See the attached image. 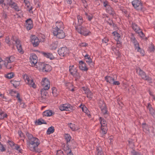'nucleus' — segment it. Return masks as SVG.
Wrapping results in <instances>:
<instances>
[{
	"mask_svg": "<svg viewBox=\"0 0 155 155\" xmlns=\"http://www.w3.org/2000/svg\"><path fill=\"white\" fill-rule=\"evenodd\" d=\"M25 135L27 137L26 143L28 148L33 152H39L40 150L38 148L40 144L39 139L27 131L25 132Z\"/></svg>",
	"mask_w": 155,
	"mask_h": 155,
	"instance_id": "f257e3e1",
	"label": "nucleus"
},
{
	"mask_svg": "<svg viewBox=\"0 0 155 155\" xmlns=\"http://www.w3.org/2000/svg\"><path fill=\"white\" fill-rule=\"evenodd\" d=\"M64 28L63 23L61 21H57L55 23V27L52 29L54 35L59 38H63L65 36V33L63 31Z\"/></svg>",
	"mask_w": 155,
	"mask_h": 155,
	"instance_id": "f03ea898",
	"label": "nucleus"
},
{
	"mask_svg": "<svg viewBox=\"0 0 155 155\" xmlns=\"http://www.w3.org/2000/svg\"><path fill=\"white\" fill-rule=\"evenodd\" d=\"M66 141L67 147H71L74 148L76 147L77 144L75 141L72 139L70 135L68 134H66L64 135Z\"/></svg>",
	"mask_w": 155,
	"mask_h": 155,
	"instance_id": "7ed1b4c3",
	"label": "nucleus"
},
{
	"mask_svg": "<svg viewBox=\"0 0 155 155\" xmlns=\"http://www.w3.org/2000/svg\"><path fill=\"white\" fill-rule=\"evenodd\" d=\"M136 72L141 78L148 81H151V78L147 75L146 73L140 68L137 67L136 69Z\"/></svg>",
	"mask_w": 155,
	"mask_h": 155,
	"instance_id": "20e7f679",
	"label": "nucleus"
},
{
	"mask_svg": "<svg viewBox=\"0 0 155 155\" xmlns=\"http://www.w3.org/2000/svg\"><path fill=\"white\" fill-rule=\"evenodd\" d=\"M75 28L79 33L84 36L89 35L91 33L89 30L87 29L86 28L82 26H76Z\"/></svg>",
	"mask_w": 155,
	"mask_h": 155,
	"instance_id": "39448f33",
	"label": "nucleus"
},
{
	"mask_svg": "<svg viewBox=\"0 0 155 155\" xmlns=\"http://www.w3.org/2000/svg\"><path fill=\"white\" fill-rule=\"evenodd\" d=\"M130 40L134 45L135 49L137 50L138 52H140L142 55H144V51L140 47L139 43L134 36L131 37Z\"/></svg>",
	"mask_w": 155,
	"mask_h": 155,
	"instance_id": "423d86ee",
	"label": "nucleus"
},
{
	"mask_svg": "<svg viewBox=\"0 0 155 155\" xmlns=\"http://www.w3.org/2000/svg\"><path fill=\"white\" fill-rule=\"evenodd\" d=\"M132 4L134 8L136 10L139 11L143 10V4L140 0H134L132 2Z\"/></svg>",
	"mask_w": 155,
	"mask_h": 155,
	"instance_id": "0eeeda50",
	"label": "nucleus"
},
{
	"mask_svg": "<svg viewBox=\"0 0 155 155\" xmlns=\"http://www.w3.org/2000/svg\"><path fill=\"white\" fill-rule=\"evenodd\" d=\"M69 52V49L65 47L60 48L58 50V54L61 57H64L67 55Z\"/></svg>",
	"mask_w": 155,
	"mask_h": 155,
	"instance_id": "6e6552de",
	"label": "nucleus"
},
{
	"mask_svg": "<svg viewBox=\"0 0 155 155\" xmlns=\"http://www.w3.org/2000/svg\"><path fill=\"white\" fill-rule=\"evenodd\" d=\"M41 84L44 87V90H48L49 88L50 87V81L47 78L42 79Z\"/></svg>",
	"mask_w": 155,
	"mask_h": 155,
	"instance_id": "1a4fd4ad",
	"label": "nucleus"
},
{
	"mask_svg": "<svg viewBox=\"0 0 155 155\" xmlns=\"http://www.w3.org/2000/svg\"><path fill=\"white\" fill-rule=\"evenodd\" d=\"M60 110L61 111H70L72 108V106L70 104H65L61 105L59 107Z\"/></svg>",
	"mask_w": 155,
	"mask_h": 155,
	"instance_id": "9d476101",
	"label": "nucleus"
},
{
	"mask_svg": "<svg viewBox=\"0 0 155 155\" xmlns=\"http://www.w3.org/2000/svg\"><path fill=\"white\" fill-rule=\"evenodd\" d=\"M25 26L28 30L31 29L33 28V21L31 19L29 18L26 21Z\"/></svg>",
	"mask_w": 155,
	"mask_h": 155,
	"instance_id": "9b49d317",
	"label": "nucleus"
},
{
	"mask_svg": "<svg viewBox=\"0 0 155 155\" xmlns=\"http://www.w3.org/2000/svg\"><path fill=\"white\" fill-rule=\"evenodd\" d=\"M31 41L34 47L38 46L39 43L40 41L38 38L35 36H33L31 38Z\"/></svg>",
	"mask_w": 155,
	"mask_h": 155,
	"instance_id": "f8f14e48",
	"label": "nucleus"
},
{
	"mask_svg": "<svg viewBox=\"0 0 155 155\" xmlns=\"http://www.w3.org/2000/svg\"><path fill=\"white\" fill-rule=\"evenodd\" d=\"M84 57L86 62L90 65L91 67H93L94 63L92 62V60L90 56L88 54H86L84 56Z\"/></svg>",
	"mask_w": 155,
	"mask_h": 155,
	"instance_id": "ddd939ff",
	"label": "nucleus"
},
{
	"mask_svg": "<svg viewBox=\"0 0 155 155\" xmlns=\"http://www.w3.org/2000/svg\"><path fill=\"white\" fill-rule=\"evenodd\" d=\"M86 64L83 61H81L79 62V67L80 69L87 71L88 70V68L86 66Z\"/></svg>",
	"mask_w": 155,
	"mask_h": 155,
	"instance_id": "4468645a",
	"label": "nucleus"
},
{
	"mask_svg": "<svg viewBox=\"0 0 155 155\" xmlns=\"http://www.w3.org/2000/svg\"><path fill=\"white\" fill-rule=\"evenodd\" d=\"M7 4H8L11 6V7L14 9L15 11L18 12L20 11V8L17 6V4L12 2L11 0H10V2L7 3Z\"/></svg>",
	"mask_w": 155,
	"mask_h": 155,
	"instance_id": "2eb2a0df",
	"label": "nucleus"
},
{
	"mask_svg": "<svg viewBox=\"0 0 155 155\" xmlns=\"http://www.w3.org/2000/svg\"><path fill=\"white\" fill-rule=\"evenodd\" d=\"M107 12L110 15L114 16L115 14L114 9L110 6H108L107 8L106 9Z\"/></svg>",
	"mask_w": 155,
	"mask_h": 155,
	"instance_id": "dca6fc26",
	"label": "nucleus"
},
{
	"mask_svg": "<svg viewBox=\"0 0 155 155\" xmlns=\"http://www.w3.org/2000/svg\"><path fill=\"white\" fill-rule=\"evenodd\" d=\"M103 105H101V110L102 111V113L104 116H108L107 114V110L105 105V103H103Z\"/></svg>",
	"mask_w": 155,
	"mask_h": 155,
	"instance_id": "f3484780",
	"label": "nucleus"
},
{
	"mask_svg": "<svg viewBox=\"0 0 155 155\" xmlns=\"http://www.w3.org/2000/svg\"><path fill=\"white\" fill-rule=\"evenodd\" d=\"M30 59L32 63L34 64L37 62V57L35 54H32L30 57Z\"/></svg>",
	"mask_w": 155,
	"mask_h": 155,
	"instance_id": "a211bd4d",
	"label": "nucleus"
},
{
	"mask_svg": "<svg viewBox=\"0 0 155 155\" xmlns=\"http://www.w3.org/2000/svg\"><path fill=\"white\" fill-rule=\"evenodd\" d=\"M51 67L48 64H45L42 70L43 72H48L51 70Z\"/></svg>",
	"mask_w": 155,
	"mask_h": 155,
	"instance_id": "6ab92c4d",
	"label": "nucleus"
},
{
	"mask_svg": "<svg viewBox=\"0 0 155 155\" xmlns=\"http://www.w3.org/2000/svg\"><path fill=\"white\" fill-rule=\"evenodd\" d=\"M42 53L45 57L49 58L50 59L52 60L54 58V57L51 53H45L44 52H42Z\"/></svg>",
	"mask_w": 155,
	"mask_h": 155,
	"instance_id": "aec40b11",
	"label": "nucleus"
},
{
	"mask_svg": "<svg viewBox=\"0 0 155 155\" xmlns=\"http://www.w3.org/2000/svg\"><path fill=\"white\" fill-rule=\"evenodd\" d=\"M69 68L70 73L72 75H73L75 73H76V72L77 71L76 68H75L74 65L70 66L69 67Z\"/></svg>",
	"mask_w": 155,
	"mask_h": 155,
	"instance_id": "412c9836",
	"label": "nucleus"
},
{
	"mask_svg": "<svg viewBox=\"0 0 155 155\" xmlns=\"http://www.w3.org/2000/svg\"><path fill=\"white\" fill-rule=\"evenodd\" d=\"M52 114V110H47L43 112V115L44 116L49 117L51 116Z\"/></svg>",
	"mask_w": 155,
	"mask_h": 155,
	"instance_id": "4be33fe9",
	"label": "nucleus"
},
{
	"mask_svg": "<svg viewBox=\"0 0 155 155\" xmlns=\"http://www.w3.org/2000/svg\"><path fill=\"white\" fill-rule=\"evenodd\" d=\"M132 27L133 30L137 33H139L140 30L139 27L135 23H133Z\"/></svg>",
	"mask_w": 155,
	"mask_h": 155,
	"instance_id": "5701e85b",
	"label": "nucleus"
},
{
	"mask_svg": "<svg viewBox=\"0 0 155 155\" xmlns=\"http://www.w3.org/2000/svg\"><path fill=\"white\" fill-rule=\"evenodd\" d=\"M147 108L149 110L150 114L152 116L155 115V110L151 107V105L150 104H148L147 106Z\"/></svg>",
	"mask_w": 155,
	"mask_h": 155,
	"instance_id": "b1692460",
	"label": "nucleus"
},
{
	"mask_svg": "<svg viewBox=\"0 0 155 155\" xmlns=\"http://www.w3.org/2000/svg\"><path fill=\"white\" fill-rule=\"evenodd\" d=\"M45 64L44 63H37L35 64L40 70H42Z\"/></svg>",
	"mask_w": 155,
	"mask_h": 155,
	"instance_id": "393cba45",
	"label": "nucleus"
},
{
	"mask_svg": "<svg viewBox=\"0 0 155 155\" xmlns=\"http://www.w3.org/2000/svg\"><path fill=\"white\" fill-rule=\"evenodd\" d=\"M85 94H86L87 97L91 99L92 98L93 96V94L91 91L87 89L85 90Z\"/></svg>",
	"mask_w": 155,
	"mask_h": 155,
	"instance_id": "a878e982",
	"label": "nucleus"
},
{
	"mask_svg": "<svg viewBox=\"0 0 155 155\" xmlns=\"http://www.w3.org/2000/svg\"><path fill=\"white\" fill-rule=\"evenodd\" d=\"M27 84L30 86V87H32L34 88L36 87V85L34 82L33 79L31 78L29 81H28V82H27Z\"/></svg>",
	"mask_w": 155,
	"mask_h": 155,
	"instance_id": "bb28decb",
	"label": "nucleus"
},
{
	"mask_svg": "<svg viewBox=\"0 0 155 155\" xmlns=\"http://www.w3.org/2000/svg\"><path fill=\"white\" fill-rule=\"evenodd\" d=\"M142 127L143 130L145 132L149 131V127L148 125L145 123H143L142 124Z\"/></svg>",
	"mask_w": 155,
	"mask_h": 155,
	"instance_id": "cd10ccee",
	"label": "nucleus"
},
{
	"mask_svg": "<svg viewBox=\"0 0 155 155\" xmlns=\"http://www.w3.org/2000/svg\"><path fill=\"white\" fill-rule=\"evenodd\" d=\"M105 80L107 82L110 84L112 83L114 81V78L111 77L106 76L105 77Z\"/></svg>",
	"mask_w": 155,
	"mask_h": 155,
	"instance_id": "c85d7f7f",
	"label": "nucleus"
},
{
	"mask_svg": "<svg viewBox=\"0 0 155 155\" xmlns=\"http://www.w3.org/2000/svg\"><path fill=\"white\" fill-rule=\"evenodd\" d=\"M7 115L2 110L0 109V119H3L5 117H7Z\"/></svg>",
	"mask_w": 155,
	"mask_h": 155,
	"instance_id": "c756f323",
	"label": "nucleus"
},
{
	"mask_svg": "<svg viewBox=\"0 0 155 155\" xmlns=\"http://www.w3.org/2000/svg\"><path fill=\"white\" fill-rule=\"evenodd\" d=\"M15 58L13 56L6 57L5 59V61L8 62H12L14 61Z\"/></svg>",
	"mask_w": 155,
	"mask_h": 155,
	"instance_id": "7c9ffc66",
	"label": "nucleus"
},
{
	"mask_svg": "<svg viewBox=\"0 0 155 155\" xmlns=\"http://www.w3.org/2000/svg\"><path fill=\"white\" fill-rule=\"evenodd\" d=\"M35 123L38 125H41L42 124H47L45 120L42 119H40L36 120Z\"/></svg>",
	"mask_w": 155,
	"mask_h": 155,
	"instance_id": "2f4dec72",
	"label": "nucleus"
},
{
	"mask_svg": "<svg viewBox=\"0 0 155 155\" xmlns=\"http://www.w3.org/2000/svg\"><path fill=\"white\" fill-rule=\"evenodd\" d=\"M70 147H68L66 148H64V150L65 152V153L67 154V155H73L71 152V150L70 149Z\"/></svg>",
	"mask_w": 155,
	"mask_h": 155,
	"instance_id": "473e14b6",
	"label": "nucleus"
},
{
	"mask_svg": "<svg viewBox=\"0 0 155 155\" xmlns=\"http://www.w3.org/2000/svg\"><path fill=\"white\" fill-rule=\"evenodd\" d=\"M58 46V42H53L50 45V48L52 50H55L57 48Z\"/></svg>",
	"mask_w": 155,
	"mask_h": 155,
	"instance_id": "72a5a7b5",
	"label": "nucleus"
},
{
	"mask_svg": "<svg viewBox=\"0 0 155 155\" xmlns=\"http://www.w3.org/2000/svg\"><path fill=\"white\" fill-rule=\"evenodd\" d=\"M46 90L44 89H42L41 91V97L44 99H46L47 97V93L46 92Z\"/></svg>",
	"mask_w": 155,
	"mask_h": 155,
	"instance_id": "f704fd0d",
	"label": "nucleus"
},
{
	"mask_svg": "<svg viewBox=\"0 0 155 155\" xmlns=\"http://www.w3.org/2000/svg\"><path fill=\"white\" fill-rule=\"evenodd\" d=\"M101 130L102 131V133L104 134H106L107 132V125L101 126Z\"/></svg>",
	"mask_w": 155,
	"mask_h": 155,
	"instance_id": "c9c22d12",
	"label": "nucleus"
},
{
	"mask_svg": "<svg viewBox=\"0 0 155 155\" xmlns=\"http://www.w3.org/2000/svg\"><path fill=\"white\" fill-rule=\"evenodd\" d=\"M11 40L13 41H14L15 42V43H14L13 42H12L13 44H16V46L18 45H21L20 43V41L18 39L15 38L13 36L11 38Z\"/></svg>",
	"mask_w": 155,
	"mask_h": 155,
	"instance_id": "e433bc0d",
	"label": "nucleus"
},
{
	"mask_svg": "<svg viewBox=\"0 0 155 155\" xmlns=\"http://www.w3.org/2000/svg\"><path fill=\"white\" fill-rule=\"evenodd\" d=\"M11 62H8L7 61H5L4 64L7 68L8 69H11L13 67V65L11 64Z\"/></svg>",
	"mask_w": 155,
	"mask_h": 155,
	"instance_id": "4c0bfd02",
	"label": "nucleus"
},
{
	"mask_svg": "<svg viewBox=\"0 0 155 155\" xmlns=\"http://www.w3.org/2000/svg\"><path fill=\"white\" fill-rule=\"evenodd\" d=\"M77 19L78 21V25L79 26H80L82 24L83 22L82 18L80 15H78Z\"/></svg>",
	"mask_w": 155,
	"mask_h": 155,
	"instance_id": "58836bf2",
	"label": "nucleus"
},
{
	"mask_svg": "<svg viewBox=\"0 0 155 155\" xmlns=\"http://www.w3.org/2000/svg\"><path fill=\"white\" fill-rule=\"evenodd\" d=\"M54 127L53 126H51V127L48 128L47 131V134H52L54 132Z\"/></svg>",
	"mask_w": 155,
	"mask_h": 155,
	"instance_id": "ea45409f",
	"label": "nucleus"
},
{
	"mask_svg": "<svg viewBox=\"0 0 155 155\" xmlns=\"http://www.w3.org/2000/svg\"><path fill=\"white\" fill-rule=\"evenodd\" d=\"M52 93L54 96L56 97L58 94V92L57 91V90L55 87H53L52 88Z\"/></svg>",
	"mask_w": 155,
	"mask_h": 155,
	"instance_id": "a19ab883",
	"label": "nucleus"
},
{
	"mask_svg": "<svg viewBox=\"0 0 155 155\" xmlns=\"http://www.w3.org/2000/svg\"><path fill=\"white\" fill-rule=\"evenodd\" d=\"M99 120L100 121V123L101 124V126H102V125H107V124H106V121L104 120V118L101 117H100Z\"/></svg>",
	"mask_w": 155,
	"mask_h": 155,
	"instance_id": "79ce46f5",
	"label": "nucleus"
},
{
	"mask_svg": "<svg viewBox=\"0 0 155 155\" xmlns=\"http://www.w3.org/2000/svg\"><path fill=\"white\" fill-rule=\"evenodd\" d=\"M85 15L87 18L88 20L91 21L93 18V15L91 13H88L86 12H85Z\"/></svg>",
	"mask_w": 155,
	"mask_h": 155,
	"instance_id": "37998d69",
	"label": "nucleus"
},
{
	"mask_svg": "<svg viewBox=\"0 0 155 155\" xmlns=\"http://www.w3.org/2000/svg\"><path fill=\"white\" fill-rule=\"evenodd\" d=\"M130 90H131L130 91L132 93V94H136V90L134 88V87L133 85H131V86L130 87V89H128V91L129 92H130Z\"/></svg>",
	"mask_w": 155,
	"mask_h": 155,
	"instance_id": "c03bdc74",
	"label": "nucleus"
},
{
	"mask_svg": "<svg viewBox=\"0 0 155 155\" xmlns=\"http://www.w3.org/2000/svg\"><path fill=\"white\" fill-rule=\"evenodd\" d=\"M113 34L115 36V38L116 40H119L120 38V34L116 31L113 32Z\"/></svg>",
	"mask_w": 155,
	"mask_h": 155,
	"instance_id": "a18cd8bd",
	"label": "nucleus"
},
{
	"mask_svg": "<svg viewBox=\"0 0 155 155\" xmlns=\"http://www.w3.org/2000/svg\"><path fill=\"white\" fill-rule=\"evenodd\" d=\"M96 150L97 152V155H104L101 147H97Z\"/></svg>",
	"mask_w": 155,
	"mask_h": 155,
	"instance_id": "49530a36",
	"label": "nucleus"
},
{
	"mask_svg": "<svg viewBox=\"0 0 155 155\" xmlns=\"http://www.w3.org/2000/svg\"><path fill=\"white\" fill-rule=\"evenodd\" d=\"M69 126L70 128L72 130H77V129L76 128V126L74 124L70 123L69 124Z\"/></svg>",
	"mask_w": 155,
	"mask_h": 155,
	"instance_id": "de8ad7c7",
	"label": "nucleus"
},
{
	"mask_svg": "<svg viewBox=\"0 0 155 155\" xmlns=\"http://www.w3.org/2000/svg\"><path fill=\"white\" fill-rule=\"evenodd\" d=\"M80 107L81 108L83 111L84 112L86 113L87 111V109L86 106L84 105H82L81 104L80 106Z\"/></svg>",
	"mask_w": 155,
	"mask_h": 155,
	"instance_id": "09e8293b",
	"label": "nucleus"
},
{
	"mask_svg": "<svg viewBox=\"0 0 155 155\" xmlns=\"http://www.w3.org/2000/svg\"><path fill=\"white\" fill-rule=\"evenodd\" d=\"M72 75L77 79L80 78L81 77V74L78 72L77 71Z\"/></svg>",
	"mask_w": 155,
	"mask_h": 155,
	"instance_id": "8fccbe9b",
	"label": "nucleus"
},
{
	"mask_svg": "<svg viewBox=\"0 0 155 155\" xmlns=\"http://www.w3.org/2000/svg\"><path fill=\"white\" fill-rule=\"evenodd\" d=\"M17 48L18 49V51L20 53H23V50L21 47V45H18L16 46Z\"/></svg>",
	"mask_w": 155,
	"mask_h": 155,
	"instance_id": "3c124183",
	"label": "nucleus"
},
{
	"mask_svg": "<svg viewBox=\"0 0 155 155\" xmlns=\"http://www.w3.org/2000/svg\"><path fill=\"white\" fill-rule=\"evenodd\" d=\"M14 76V74L13 73H8L6 75V77L8 79H11L13 78Z\"/></svg>",
	"mask_w": 155,
	"mask_h": 155,
	"instance_id": "603ef678",
	"label": "nucleus"
},
{
	"mask_svg": "<svg viewBox=\"0 0 155 155\" xmlns=\"http://www.w3.org/2000/svg\"><path fill=\"white\" fill-rule=\"evenodd\" d=\"M103 5L104 7H105V9L107 8L108 6H110V5L109 4L108 2L106 1L105 0L103 2Z\"/></svg>",
	"mask_w": 155,
	"mask_h": 155,
	"instance_id": "864d4df0",
	"label": "nucleus"
},
{
	"mask_svg": "<svg viewBox=\"0 0 155 155\" xmlns=\"http://www.w3.org/2000/svg\"><path fill=\"white\" fill-rule=\"evenodd\" d=\"M24 78L25 79V81L26 83H27V82H28L30 80L31 78H29L28 77V76L26 75H25L24 76Z\"/></svg>",
	"mask_w": 155,
	"mask_h": 155,
	"instance_id": "5fc2aeb1",
	"label": "nucleus"
},
{
	"mask_svg": "<svg viewBox=\"0 0 155 155\" xmlns=\"http://www.w3.org/2000/svg\"><path fill=\"white\" fill-rule=\"evenodd\" d=\"M6 149L4 146L0 142V150L2 151H5Z\"/></svg>",
	"mask_w": 155,
	"mask_h": 155,
	"instance_id": "6e6d98bb",
	"label": "nucleus"
},
{
	"mask_svg": "<svg viewBox=\"0 0 155 155\" xmlns=\"http://www.w3.org/2000/svg\"><path fill=\"white\" fill-rule=\"evenodd\" d=\"M138 33L139 34L140 37L141 38H143L145 37V35L141 30H140V31H139V33Z\"/></svg>",
	"mask_w": 155,
	"mask_h": 155,
	"instance_id": "4d7b16f0",
	"label": "nucleus"
},
{
	"mask_svg": "<svg viewBox=\"0 0 155 155\" xmlns=\"http://www.w3.org/2000/svg\"><path fill=\"white\" fill-rule=\"evenodd\" d=\"M5 42L8 44L9 45H11V43L9 40V38L8 37H6L5 40Z\"/></svg>",
	"mask_w": 155,
	"mask_h": 155,
	"instance_id": "13d9d810",
	"label": "nucleus"
},
{
	"mask_svg": "<svg viewBox=\"0 0 155 155\" xmlns=\"http://www.w3.org/2000/svg\"><path fill=\"white\" fill-rule=\"evenodd\" d=\"M2 4V8H4L6 5V4L4 2V0H0V5Z\"/></svg>",
	"mask_w": 155,
	"mask_h": 155,
	"instance_id": "bf43d9fd",
	"label": "nucleus"
},
{
	"mask_svg": "<svg viewBox=\"0 0 155 155\" xmlns=\"http://www.w3.org/2000/svg\"><path fill=\"white\" fill-rule=\"evenodd\" d=\"M87 43H82L80 44L79 45L80 47H85L87 45Z\"/></svg>",
	"mask_w": 155,
	"mask_h": 155,
	"instance_id": "052dcab7",
	"label": "nucleus"
},
{
	"mask_svg": "<svg viewBox=\"0 0 155 155\" xmlns=\"http://www.w3.org/2000/svg\"><path fill=\"white\" fill-rule=\"evenodd\" d=\"M8 144L11 147L13 146L14 145V142L12 141L8 140Z\"/></svg>",
	"mask_w": 155,
	"mask_h": 155,
	"instance_id": "680f3d73",
	"label": "nucleus"
},
{
	"mask_svg": "<svg viewBox=\"0 0 155 155\" xmlns=\"http://www.w3.org/2000/svg\"><path fill=\"white\" fill-rule=\"evenodd\" d=\"M112 83L113 85H118L120 84V83L118 81H114V80Z\"/></svg>",
	"mask_w": 155,
	"mask_h": 155,
	"instance_id": "e2e57ef3",
	"label": "nucleus"
},
{
	"mask_svg": "<svg viewBox=\"0 0 155 155\" xmlns=\"http://www.w3.org/2000/svg\"><path fill=\"white\" fill-rule=\"evenodd\" d=\"M103 103H105L104 101H99V106L100 107V108H101V105H102Z\"/></svg>",
	"mask_w": 155,
	"mask_h": 155,
	"instance_id": "0e129e2a",
	"label": "nucleus"
},
{
	"mask_svg": "<svg viewBox=\"0 0 155 155\" xmlns=\"http://www.w3.org/2000/svg\"><path fill=\"white\" fill-rule=\"evenodd\" d=\"M107 23L110 26H111L113 24V26H114V24L113 23V21H110V22H108Z\"/></svg>",
	"mask_w": 155,
	"mask_h": 155,
	"instance_id": "69168bd1",
	"label": "nucleus"
},
{
	"mask_svg": "<svg viewBox=\"0 0 155 155\" xmlns=\"http://www.w3.org/2000/svg\"><path fill=\"white\" fill-rule=\"evenodd\" d=\"M20 106L24 108L26 106V105H25V104L23 102H22L21 103H20Z\"/></svg>",
	"mask_w": 155,
	"mask_h": 155,
	"instance_id": "338daca9",
	"label": "nucleus"
},
{
	"mask_svg": "<svg viewBox=\"0 0 155 155\" xmlns=\"http://www.w3.org/2000/svg\"><path fill=\"white\" fill-rule=\"evenodd\" d=\"M58 153L59 155H64L63 152L61 150L58 151Z\"/></svg>",
	"mask_w": 155,
	"mask_h": 155,
	"instance_id": "774afa93",
	"label": "nucleus"
}]
</instances>
